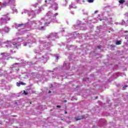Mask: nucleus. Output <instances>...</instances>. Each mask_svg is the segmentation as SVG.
I'll return each instance as SVG.
<instances>
[{"label":"nucleus","mask_w":128,"mask_h":128,"mask_svg":"<svg viewBox=\"0 0 128 128\" xmlns=\"http://www.w3.org/2000/svg\"><path fill=\"white\" fill-rule=\"evenodd\" d=\"M20 84L22 86H26V83H24V82H16L17 86H20Z\"/></svg>","instance_id":"nucleus-1"},{"label":"nucleus","mask_w":128,"mask_h":128,"mask_svg":"<svg viewBox=\"0 0 128 128\" xmlns=\"http://www.w3.org/2000/svg\"><path fill=\"white\" fill-rule=\"evenodd\" d=\"M2 56H6V58H8L10 56V53H6V52L2 53Z\"/></svg>","instance_id":"nucleus-2"},{"label":"nucleus","mask_w":128,"mask_h":128,"mask_svg":"<svg viewBox=\"0 0 128 128\" xmlns=\"http://www.w3.org/2000/svg\"><path fill=\"white\" fill-rule=\"evenodd\" d=\"M82 118H84V116H82L80 118H75V120L76 122H78V120H82Z\"/></svg>","instance_id":"nucleus-3"},{"label":"nucleus","mask_w":128,"mask_h":128,"mask_svg":"<svg viewBox=\"0 0 128 128\" xmlns=\"http://www.w3.org/2000/svg\"><path fill=\"white\" fill-rule=\"evenodd\" d=\"M118 2L120 4H123L126 2V0H120Z\"/></svg>","instance_id":"nucleus-4"},{"label":"nucleus","mask_w":128,"mask_h":128,"mask_svg":"<svg viewBox=\"0 0 128 128\" xmlns=\"http://www.w3.org/2000/svg\"><path fill=\"white\" fill-rule=\"evenodd\" d=\"M122 42L120 40H116V46H119V44H121Z\"/></svg>","instance_id":"nucleus-5"},{"label":"nucleus","mask_w":128,"mask_h":128,"mask_svg":"<svg viewBox=\"0 0 128 128\" xmlns=\"http://www.w3.org/2000/svg\"><path fill=\"white\" fill-rule=\"evenodd\" d=\"M23 94H25V96H27V94H28V92H26V90H24Z\"/></svg>","instance_id":"nucleus-6"},{"label":"nucleus","mask_w":128,"mask_h":128,"mask_svg":"<svg viewBox=\"0 0 128 128\" xmlns=\"http://www.w3.org/2000/svg\"><path fill=\"white\" fill-rule=\"evenodd\" d=\"M88 2H90V3H92V2H94V0H87Z\"/></svg>","instance_id":"nucleus-7"},{"label":"nucleus","mask_w":128,"mask_h":128,"mask_svg":"<svg viewBox=\"0 0 128 128\" xmlns=\"http://www.w3.org/2000/svg\"><path fill=\"white\" fill-rule=\"evenodd\" d=\"M128 85H125L123 86V90H126V88H128Z\"/></svg>","instance_id":"nucleus-8"},{"label":"nucleus","mask_w":128,"mask_h":128,"mask_svg":"<svg viewBox=\"0 0 128 128\" xmlns=\"http://www.w3.org/2000/svg\"><path fill=\"white\" fill-rule=\"evenodd\" d=\"M24 26V24H18V26L19 28H20V26Z\"/></svg>","instance_id":"nucleus-9"},{"label":"nucleus","mask_w":128,"mask_h":128,"mask_svg":"<svg viewBox=\"0 0 128 128\" xmlns=\"http://www.w3.org/2000/svg\"><path fill=\"white\" fill-rule=\"evenodd\" d=\"M45 24L46 25V26H48L49 24H50V23H48V22H45Z\"/></svg>","instance_id":"nucleus-10"},{"label":"nucleus","mask_w":128,"mask_h":128,"mask_svg":"<svg viewBox=\"0 0 128 128\" xmlns=\"http://www.w3.org/2000/svg\"><path fill=\"white\" fill-rule=\"evenodd\" d=\"M7 4H6V3H4L2 4L3 6H7Z\"/></svg>","instance_id":"nucleus-11"},{"label":"nucleus","mask_w":128,"mask_h":128,"mask_svg":"<svg viewBox=\"0 0 128 128\" xmlns=\"http://www.w3.org/2000/svg\"><path fill=\"white\" fill-rule=\"evenodd\" d=\"M56 108H62V106H56Z\"/></svg>","instance_id":"nucleus-12"},{"label":"nucleus","mask_w":128,"mask_h":128,"mask_svg":"<svg viewBox=\"0 0 128 128\" xmlns=\"http://www.w3.org/2000/svg\"><path fill=\"white\" fill-rule=\"evenodd\" d=\"M44 26H41V28H40V30H44Z\"/></svg>","instance_id":"nucleus-13"},{"label":"nucleus","mask_w":128,"mask_h":128,"mask_svg":"<svg viewBox=\"0 0 128 128\" xmlns=\"http://www.w3.org/2000/svg\"><path fill=\"white\" fill-rule=\"evenodd\" d=\"M68 101H66V100H64V101H63V102H66Z\"/></svg>","instance_id":"nucleus-14"},{"label":"nucleus","mask_w":128,"mask_h":128,"mask_svg":"<svg viewBox=\"0 0 128 128\" xmlns=\"http://www.w3.org/2000/svg\"><path fill=\"white\" fill-rule=\"evenodd\" d=\"M98 48L100 49V46H98Z\"/></svg>","instance_id":"nucleus-15"},{"label":"nucleus","mask_w":128,"mask_h":128,"mask_svg":"<svg viewBox=\"0 0 128 128\" xmlns=\"http://www.w3.org/2000/svg\"><path fill=\"white\" fill-rule=\"evenodd\" d=\"M52 92L50 90L48 91V94H50Z\"/></svg>","instance_id":"nucleus-16"},{"label":"nucleus","mask_w":128,"mask_h":128,"mask_svg":"<svg viewBox=\"0 0 128 128\" xmlns=\"http://www.w3.org/2000/svg\"><path fill=\"white\" fill-rule=\"evenodd\" d=\"M56 57L57 58V60H58V56H56Z\"/></svg>","instance_id":"nucleus-17"},{"label":"nucleus","mask_w":128,"mask_h":128,"mask_svg":"<svg viewBox=\"0 0 128 128\" xmlns=\"http://www.w3.org/2000/svg\"><path fill=\"white\" fill-rule=\"evenodd\" d=\"M64 114H68V112H65Z\"/></svg>","instance_id":"nucleus-18"},{"label":"nucleus","mask_w":128,"mask_h":128,"mask_svg":"<svg viewBox=\"0 0 128 128\" xmlns=\"http://www.w3.org/2000/svg\"><path fill=\"white\" fill-rule=\"evenodd\" d=\"M30 104H32V102H30Z\"/></svg>","instance_id":"nucleus-19"},{"label":"nucleus","mask_w":128,"mask_h":128,"mask_svg":"<svg viewBox=\"0 0 128 128\" xmlns=\"http://www.w3.org/2000/svg\"><path fill=\"white\" fill-rule=\"evenodd\" d=\"M110 32V31H109V32Z\"/></svg>","instance_id":"nucleus-20"},{"label":"nucleus","mask_w":128,"mask_h":128,"mask_svg":"<svg viewBox=\"0 0 128 128\" xmlns=\"http://www.w3.org/2000/svg\"><path fill=\"white\" fill-rule=\"evenodd\" d=\"M96 98H98V96H97V97H96Z\"/></svg>","instance_id":"nucleus-21"}]
</instances>
